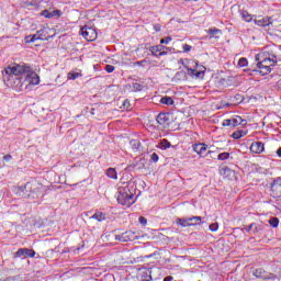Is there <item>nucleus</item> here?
Segmentation results:
<instances>
[{
  "mask_svg": "<svg viewBox=\"0 0 281 281\" xmlns=\"http://www.w3.org/2000/svg\"><path fill=\"white\" fill-rule=\"evenodd\" d=\"M80 34L81 36H83V38H86V41H95V38H98V32H95V29L93 27H89V26H83L80 30Z\"/></svg>",
  "mask_w": 281,
  "mask_h": 281,
  "instance_id": "6",
  "label": "nucleus"
},
{
  "mask_svg": "<svg viewBox=\"0 0 281 281\" xmlns=\"http://www.w3.org/2000/svg\"><path fill=\"white\" fill-rule=\"evenodd\" d=\"M105 71H106L108 74H113V72L115 71V67L112 66V65H106V66H105Z\"/></svg>",
  "mask_w": 281,
  "mask_h": 281,
  "instance_id": "39",
  "label": "nucleus"
},
{
  "mask_svg": "<svg viewBox=\"0 0 281 281\" xmlns=\"http://www.w3.org/2000/svg\"><path fill=\"white\" fill-rule=\"evenodd\" d=\"M130 146L133 150H139L140 143L137 139H132Z\"/></svg>",
  "mask_w": 281,
  "mask_h": 281,
  "instance_id": "29",
  "label": "nucleus"
},
{
  "mask_svg": "<svg viewBox=\"0 0 281 281\" xmlns=\"http://www.w3.org/2000/svg\"><path fill=\"white\" fill-rule=\"evenodd\" d=\"M154 256H159V254L154 252V254H150V255H145L144 258H153Z\"/></svg>",
  "mask_w": 281,
  "mask_h": 281,
  "instance_id": "44",
  "label": "nucleus"
},
{
  "mask_svg": "<svg viewBox=\"0 0 281 281\" xmlns=\"http://www.w3.org/2000/svg\"><path fill=\"white\" fill-rule=\"evenodd\" d=\"M148 223V221L146 220V217H142V225H146Z\"/></svg>",
  "mask_w": 281,
  "mask_h": 281,
  "instance_id": "47",
  "label": "nucleus"
},
{
  "mask_svg": "<svg viewBox=\"0 0 281 281\" xmlns=\"http://www.w3.org/2000/svg\"><path fill=\"white\" fill-rule=\"evenodd\" d=\"M250 153L254 155H260L265 153V144L262 142H254L250 145Z\"/></svg>",
  "mask_w": 281,
  "mask_h": 281,
  "instance_id": "14",
  "label": "nucleus"
},
{
  "mask_svg": "<svg viewBox=\"0 0 281 281\" xmlns=\"http://www.w3.org/2000/svg\"><path fill=\"white\" fill-rule=\"evenodd\" d=\"M78 78H82V70L80 69L71 70L67 74L68 80H78Z\"/></svg>",
  "mask_w": 281,
  "mask_h": 281,
  "instance_id": "16",
  "label": "nucleus"
},
{
  "mask_svg": "<svg viewBox=\"0 0 281 281\" xmlns=\"http://www.w3.org/2000/svg\"><path fill=\"white\" fill-rule=\"evenodd\" d=\"M150 160L154 162L159 161V155H157V153H154L150 155Z\"/></svg>",
  "mask_w": 281,
  "mask_h": 281,
  "instance_id": "42",
  "label": "nucleus"
},
{
  "mask_svg": "<svg viewBox=\"0 0 281 281\" xmlns=\"http://www.w3.org/2000/svg\"><path fill=\"white\" fill-rule=\"evenodd\" d=\"M203 220V217L201 216H193L188 218L189 223H196V225H201V221Z\"/></svg>",
  "mask_w": 281,
  "mask_h": 281,
  "instance_id": "31",
  "label": "nucleus"
},
{
  "mask_svg": "<svg viewBox=\"0 0 281 281\" xmlns=\"http://www.w3.org/2000/svg\"><path fill=\"white\" fill-rule=\"evenodd\" d=\"M182 49L184 53L192 52V46L189 44H183Z\"/></svg>",
  "mask_w": 281,
  "mask_h": 281,
  "instance_id": "41",
  "label": "nucleus"
},
{
  "mask_svg": "<svg viewBox=\"0 0 281 281\" xmlns=\"http://www.w3.org/2000/svg\"><path fill=\"white\" fill-rule=\"evenodd\" d=\"M210 232H218V223H213L209 226Z\"/></svg>",
  "mask_w": 281,
  "mask_h": 281,
  "instance_id": "38",
  "label": "nucleus"
},
{
  "mask_svg": "<svg viewBox=\"0 0 281 281\" xmlns=\"http://www.w3.org/2000/svg\"><path fill=\"white\" fill-rule=\"evenodd\" d=\"M123 109H128V102L126 100L123 101Z\"/></svg>",
  "mask_w": 281,
  "mask_h": 281,
  "instance_id": "46",
  "label": "nucleus"
},
{
  "mask_svg": "<svg viewBox=\"0 0 281 281\" xmlns=\"http://www.w3.org/2000/svg\"><path fill=\"white\" fill-rule=\"evenodd\" d=\"M115 240H120V243L137 240V234H135L133 231H127L121 235H116Z\"/></svg>",
  "mask_w": 281,
  "mask_h": 281,
  "instance_id": "7",
  "label": "nucleus"
},
{
  "mask_svg": "<svg viewBox=\"0 0 281 281\" xmlns=\"http://www.w3.org/2000/svg\"><path fill=\"white\" fill-rule=\"evenodd\" d=\"M181 65L187 68L188 75L195 80H203L205 77V67L199 66L192 59H180Z\"/></svg>",
  "mask_w": 281,
  "mask_h": 281,
  "instance_id": "3",
  "label": "nucleus"
},
{
  "mask_svg": "<svg viewBox=\"0 0 281 281\" xmlns=\"http://www.w3.org/2000/svg\"><path fill=\"white\" fill-rule=\"evenodd\" d=\"M106 177H109V179L117 180V171L115 170V168H109L106 170Z\"/></svg>",
  "mask_w": 281,
  "mask_h": 281,
  "instance_id": "26",
  "label": "nucleus"
},
{
  "mask_svg": "<svg viewBox=\"0 0 281 281\" xmlns=\"http://www.w3.org/2000/svg\"><path fill=\"white\" fill-rule=\"evenodd\" d=\"M157 124L161 126V128H168L170 126V113H160L156 117Z\"/></svg>",
  "mask_w": 281,
  "mask_h": 281,
  "instance_id": "10",
  "label": "nucleus"
},
{
  "mask_svg": "<svg viewBox=\"0 0 281 281\" xmlns=\"http://www.w3.org/2000/svg\"><path fill=\"white\" fill-rule=\"evenodd\" d=\"M170 146H172V144H170V142H168V139L160 140L161 150H168V148H170Z\"/></svg>",
  "mask_w": 281,
  "mask_h": 281,
  "instance_id": "27",
  "label": "nucleus"
},
{
  "mask_svg": "<svg viewBox=\"0 0 281 281\" xmlns=\"http://www.w3.org/2000/svg\"><path fill=\"white\" fill-rule=\"evenodd\" d=\"M138 223H142V216L138 217Z\"/></svg>",
  "mask_w": 281,
  "mask_h": 281,
  "instance_id": "51",
  "label": "nucleus"
},
{
  "mask_svg": "<svg viewBox=\"0 0 281 281\" xmlns=\"http://www.w3.org/2000/svg\"><path fill=\"white\" fill-rule=\"evenodd\" d=\"M35 41H41V35H38V33L31 35V40H27V43H35Z\"/></svg>",
  "mask_w": 281,
  "mask_h": 281,
  "instance_id": "35",
  "label": "nucleus"
},
{
  "mask_svg": "<svg viewBox=\"0 0 281 281\" xmlns=\"http://www.w3.org/2000/svg\"><path fill=\"white\" fill-rule=\"evenodd\" d=\"M241 16L244 21H246L247 23H249L252 20L251 14H249V12L247 11L241 12Z\"/></svg>",
  "mask_w": 281,
  "mask_h": 281,
  "instance_id": "32",
  "label": "nucleus"
},
{
  "mask_svg": "<svg viewBox=\"0 0 281 281\" xmlns=\"http://www.w3.org/2000/svg\"><path fill=\"white\" fill-rule=\"evenodd\" d=\"M254 227H255V229H254ZM251 229H254V231H252V234H258V232H259L258 225L255 224V223H252V224H250V225L248 226L247 232H251Z\"/></svg>",
  "mask_w": 281,
  "mask_h": 281,
  "instance_id": "34",
  "label": "nucleus"
},
{
  "mask_svg": "<svg viewBox=\"0 0 281 281\" xmlns=\"http://www.w3.org/2000/svg\"><path fill=\"white\" fill-rule=\"evenodd\" d=\"M172 280H173V278L170 277V276H168V277H166V278L164 279V281H172Z\"/></svg>",
  "mask_w": 281,
  "mask_h": 281,
  "instance_id": "49",
  "label": "nucleus"
},
{
  "mask_svg": "<svg viewBox=\"0 0 281 281\" xmlns=\"http://www.w3.org/2000/svg\"><path fill=\"white\" fill-rule=\"evenodd\" d=\"M172 42V37L167 36L160 40V45H168V43Z\"/></svg>",
  "mask_w": 281,
  "mask_h": 281,
  "instance_id": "37",
  "label": "nucleus"
},
{
  "mask_svg": "<svg viewBox=\"0 0 281 281\" xmlns=\"http://www.w3.org/2000/svg\"><path fill=\"white\" fill-rule=\"evenodd\" d=\"M247 133L243 131H237L232 134L233 139H240L241 137H245Z\"/></svg>",
  "mask_w": 281,
  "mask_h": 281,
  "instance_id": "28",
  "label": "nucleus"
},
{
  "mask_svg": "<svg viewBox=\"0 0 281 281\" xmlns=\"http://www.w3.org/2000/svg\"><path fill=\"white\" fill-rule=\"evenodd\" d=\"M238 67H247L248 65V61H247V58L245 57H241L239 60H238Z\"/></svg>",
  "mask_w": 281,
  "mask_h": 281,
  "instance_id": "36",
  "label": "nucleus"
},
{
  "mask_svg": "<svg viewBox=\"0 0 281 281\" xmlns=\"http://www.w3.org/2000/svg\"><path fill=\"white\" fill-rule=\"evenodd\" d=\"M126 89L132 92L142 91V83L139 81H132L126 86Z\"/></svg>",
  "mask_w": 281,
  "mask_h": 281,
  "instance_id": "18",
  "label": "nucleus"
},
{
  "mask_svg": "<svg viewBox=\"0 0 281 281\" xmlns=\"http://www.w3.org/2000/svg\"><path fill=\"white\" fill-rule=\"evenodd\" d=\"M223 175H234V171L229 167L222 169Z\"/></svg>",
  "mask_w": 281,
  "mask_h": 281,
  "instance_id": "40",
  "label": "nucleus"
},
{
  "mask_svg": "<svg viewBox=\"0 0 281 281\" xmlns=\"http://www.w3.org/2000/svg\"><path fill=\"white\" fill-rule=\"evenodd\" d=\"M42 16H44L45 19H54V16H60V11L59 10H54L52 12L44 10L42 12Z\"/></svg>",
  "mask_w": 281,
  "mask_h": 281,
  "instance_id": "20",
  "label": "nucleus"
},
{
  "mask_svg": "<svg viewBox=\"0 0 281 281\" xmlns=\"http://www.w3.org/2000/svg\"><path fill=\"white\" fill-rule=\"evenodd\" d=\"M193 1H199V0H193Z\"/></svg>",
  "mask_w": 281,
  "mask_h": 281,
  "instance_id": "52",
  "label": "nucleus"
},
{
  "mask_svg": "<svg viewBox=\"0 0 281 281\" xmlns=\"http://www.w3.org/2000/svg\"><path fill=\"white\" fill-rule=\"evenodd\" d=\"M269 224L271 227H278V225H280V220H278V217H272L269 220Z\"/></svg>",
  "mask_w": 281,
  "mask_h": 281,
  "instance_id": "33",
  "label": "nucleus"
},
{
  "mask_svg": "<svg viewBox=\"0 0 281 281\" xmlns=\"http://www.w3.org/2000/svg\"><path fill=\"white\" fill-rule=\"evenodd\" d=\"M277 155H278V157H280V159H281V147H279V148L277 149Z\"/></svg>",
  "mask_w": 281,
  "mask_h": 281,
  "instance_id": "48",
  "label": "nucleus"
},
{
  "mask_svg": "<svg viewBox=\"0 0 281 281\" xmlns=\"http://www.w3.org/2000/svg\"><path fill=\"white\" fill-rule=\"evenodd\" d=\"M193 150L200 157H207L212 150L207 151V145L205 143H199L193 145Z\"/></svg>",
  "mask_w": 281,
  "mask_h": 281,
  "instance_id": "11",
  "label": "nucleus"
},
{
  "mask_svg": "<svg viewBox=\"0 0 281 281\" xmlns=\"http://www.w3.org/2000/svg\"><path fill=\"white\" fill-rule=\"evenodd\" d=\"M252 276L255 278L263 280V278H267V271L263 268H258L252 272Z\"/></svg>",
  "mask_w": 281,
  "mask_h": 281,
  "instance_id": "21",
  "label": "nucleus"
},
{
  "mask_svg": "<svg viewBox=\"0 0 281 281\" xmlns=\"http://www.w3.org/2000/svg\"><path fill=\"white\" fill-rule=\"evenodd\" d=\"M16 258H34L36 252L30 248H21L15 252Z\"/></svg>",
  "mask_w": 281,
  "mask_h": 281,
  "instance_id": "12",
  "label": "nucleus"
},
{
  "mask_svg": "<svg viewBox=\"0 0 281 281\" xmlns=\"http://www.w3.org/2000/svg\"><path fill=\"white\" fill-rule=\"evenodd\" d=\"M27 41H32V35H27V36L25 37V43H27Z\"/></svg>",
  "mask_w": 281,
  "mask_h": 281,
  "instance_id": "50",
  "label": "nucleus"
},
{
  "mask_svg": "<svg viewBox=\"0 0 281 281\" xmlns=\"http://www.w3.org/2000/svg\"><path fill=\"white\" fill-rule=\"evenodd\" d=\"M270 23V18H258L257 20H255V24H257L259 27H269Z\"/></svg>",
  "mask_w": 281,
  "mask_h": 281,
  "instance_id": "15",
  "label": "nucleus"
},
{
  "mask_svg": "<svg viewBox=\"0 0 281 281\" xmlns=\"http://www.w3.org/2000/svg\"><path fill=\"white\" fill-rule=\"evenodd\" d=\"M160 104H166L167 106H172L175 104V100L171 97H162L160 99Z\"/></svg>",
  "mask_w": 281,
  "mask_h": 281,
  "instance_id": "24",
  "label": "nucleus"
},
{
  "mask_svg": "<svg viewBox=\"0 0 281 281\" xmlns=\"http://www.w3.org/2000/svg\"><path fill=\"white\" fill-rule=\"evenodd\" d=\"M256 60H258L257 67L260 70V74L263 75L271 74V67L278 64L266 58H258V55L256 56Z\"/></svg>",
  "mask_w": 281,
  "mask_h": 281,
  "instance_id": "5",
  "label": "nucleus"
},
{
  "mask_svg": "<svg viewBox=\"0 0 281 281\" xmlns=\"http://www.w3.org/2000/svg\"><path fill=\"white\" fill-rule=\"evenodd\" d=\"M37 34L40 36V41H48L49 40V27H43L40 31H37Z\"/></svg>",
  "mask_w": 281,
  "mask_h": 281,
  "instance_id": "19",
  "label": "nucleus"
},
{
  "mask_svg": "<svg viewBox=\"0 0 281 281\" xmlns=\"http://www.w3.org/2000/svg\"><path fill=\"white\" fill-rule=\"evenodd\" d=\"M166 47L162 45L151 46L149 48V52L151 53V56H156L157 58L161 56H166Z\"/></svg>",
  "mask_w": 281,
  "mask_h": 281,
  "instance_id": "13",
  "label": "nucleus"
},
{
  "mask_svg": "<svg viewBox=\"0 0 281 281\" xmlns=\"http://www.w3.org/2000/svg\"><path fill=\"white\" fill-rule=\"evenodd\" d=\"M116 201L125 207H131L135 203V188L133 187V182L117 183Z\"/></svg>",
  "mask_w": 281,
  "mask_h": 281,
  "instance_id": "2",
  "label": "nucleus"
},
{
  "mask_svg": "<svg viewBox=\"0 0 281 281\" xmlns=\"http://www.w3.org/2000/svg\"><path fill=\"white\" fill-rule=\"evenodd\" d=\"M150 280H153V277L150 276V269L143 268L142 281H150Z\"/></svg>",
  "mask_w": 281,
  "mask_h": 281,
  "instance_id": "23",
  "label": "nucleus"
},
{
  "mask_svg": "<svg viewBox=\"0 0 281 281\" xmlns=\"http://www.w3.org/2000/svg\"><path fill=\"white\" fill-rule=\"evenodd\" d=\"M178 225H180L181 227H194L196 223H190V221L186 218V220H178Z\"/></svg>",
  "mask_w": 281,
  "mask_h": 281,
  "instance_id": "25",
  "label": "nucleus"
},
{
  "mask_svg": "<svg viewBox=\"0 0 281 281\" xmlns=\"http://www.w3.org/2000/svg\"><path fill=\"white\" fill-rule=\"evenodd\" d=\"M258 58H266V60L271 63H278V50L276 47L267 46L258 54Z\"/></svg>",
  "mask_w": 281,
  "mask_h": 281,
  "instance_id": "4",
  "label": "nucleus"
},
{
  "mask_svg": "<svg viewBox=\"0 0 281 281\" xmlns=\"http://www.w3.org/2000/svg\"><path fill=\"white\" fill-rule=\"evenodd\" d=\"M240 124H247V121L236 115L232 119L224 120L222 126H233V128H236V126H240Z\"/></svg>",
  "mask_w": 281,
  "mask_h": 281,
  "instance_id": "9",
  "label": "nucleus"
},
{
  "mask_svg": "<svg viewBox=\"0 0 281 281\" xmlns=\"http://www.w3.org/2000/svg\"><path fill=\"white\" fill-rule=\"evenodd\" d=\"M3 159H4V161H10V159H12V156L7 155V156L3 157Z\"/></svg>",
  "mask_w": 281,
  "mask_h": 281,
  "instance_id": "45",
  "label": "nucleus"
},
{
  "mask_svg": "<svg viewBox=\"0 0 281 281\" xmlns=\"http://www.w3.org/2000/svg\"><path fill=\"white\" fill-rule=\"evenodd\" d=\"M217 159L218 161H227V159H229V153L224 151L218 154Z\"/></svg>",
  "mask_w": 281,
  "mask_h": 281,
  "instance_id": "30",
  "label": "nucleus"
},
{
  "mask_svg": "<svg viewBox=\"0 0 281 281\" xmlns=\"http://www.w3.org/2000/svg\"><path fill=\"white\" fill-rule=\"evenodd\" d=\"M3 82L14 91H30L32 87L41 85V77L33 67L27 65H12L2 71Z\"/></svg>",
  "mask_w": 281,
  "mask_h": 281,
  "instance_id": "1",
  "label": "nucleus"
},
{
  "mask_svg": "<svg viewBox=\"0 0 281 281\" xmlns=\"http://www.w3.org/2000/svg\"><path fill=\"white\" fill-rule=\"evenodd\" d=\"M206 34H209L210 38H215L218 41L220 36L223 34V31H221V29H209Z\"/></svg>",
  "mask_w": 281,
  "mask_h": 281,
  "instance_id": "17",
  "label": "nucleus"
},
{
  "mask_svg": "<svg viewBox=\"0 0 281 281\" xmlns=\"http://www.w3.org/2000/svg\"><path fill=\"white\" fill-rule=\"evenodd\" d=\"M276 274H273V273H269V274H267V272H266V278H263V280H271V281H273V280H276Z\"/></svg>",
  "mask_w": 281,
  "mask_h": 281,
  "instance_id": "43",
  "label": "nucleus"
},
{
  "mask_svg": "<svg viewBox=\"0 0 281 281\" xmlns=\"http://www.w3.org/2000/svg\"><path fill=\"white\" fill-rule=\"evenodd\" d=\"M32 186H36V181L27 182L24 186L18 187L16 194H19V196H25L27 192H36V189L32 188Z\"/></svg>",
  "mask_w": 281,
  "mask_h": 281,
  "instance_id": "8",
  "label": "nucleus"
},
{
  "mask_svg": "<svg viewBox=\"0 0 281 281\" xmlns=\"http://www.w3.org/2000/svg\"><path fill=\"white\" fill-rule=\"evenodd\" d=\"M90 218H94L99 223H102V221H106V214L102 212H97Z\"/></svg>",
  "mask_w": 281,
  "mask_h": 281,
  "instance_id": "22",
  "label": "nucleus"
}]
</instances>
